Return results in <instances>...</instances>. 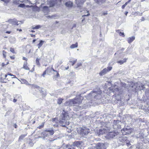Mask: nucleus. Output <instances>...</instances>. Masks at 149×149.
Returning a JSON list of instances; mask_svg holds the SVG:
<instances>
[{
    "instance_id": "26",
    "label": "nucleus",
    "mask_w": 149,
    "mask_h": 149,
    "mask_svg": "<svg viewBox=\"0 0 149 149\" xmlns=\"http://www.w3.org/2000/svg\"><path fill=\"white\" fill-rule=\"evenodd\" d=\"M117 31H118V33H119L120 36H122L123 37H124L125 35L124 34L123 32H122L121 31H120L119 30H117Z\"/></svg>"
},
{
    "instance_id": "41",
    "label": "nucleus",
    "mask_w": 149,
    "mask_h": 149,
    "mask_svg": "<svg viewBox=\"0 0 149 149\" xmlns=\"http://www.w3.org/2000/svg\"><path fill=\"white\" fill-rule=\"evenodd\" d=\"M46 17L48 18H52L54 17V16L53 15H52L51 16H50V15H48V16H47Z\"/></svg>"
},
{
    "instance_id": "36",
    "label": "nucleus",
    "mask_w": 149,
    "mask_h": 149,
    "mask_svg": "<svg viewBox=\"0 0 149 149\" xmlns=\"http://www.w3.org/2000/svg\"><path fill=\"white\" fill-rule=\"evenodd\" d=\"M127 129L126 128H124L123 129V130H121L122 132V133H124V132L125 131L126 133H127V132L126 131H127Z\"/></svg>"
},
{
    "instance_id": "3",
    "label": "nucleus",
    "mask_w": 149,
    "mask_h": 149,
    "mask_svg": "<svg viewBox=\"0 0 149 149\" xmlns=\"http://www.w3.org/2000/svg\"><path fill=\"white\" fill-rule=\"evenodd\" d=\"M69 116L65 114H63L61 116V118L60 119L59 123L63 127H65L66 125L69 124L68 121Z\"/></svg>"
},
{
    "instance_id": "1",
    "label": "nucleus",
    "mask_w": 149,
    "mask_h": 149,
    "mask_svg": "<svg viewBox=\"0 0 149 149\" xmlns=\"http://www.w3.org/2000/svg\"><path fill=\"white\" fill-rule=\"evenodd\" d=\"M83 97L81 96L76 97L75 98L66 102L65 105L69 106H79L82 102Z\"/></svg>"
},
{
    "instance_id": "27",
    "label": "nucleus",
    "mask_w": 149,
    "mask_h": 149,
    "mask_svg": "<svg viewBox=\"0 0 149 149\" xmlns=\"http://www.w3.org/2000/svg\"><path fill=\"white\" fill-rule=\"evenodd\" d=\"M49 68H47V69L43 72V73L42 74V76L44 77L45 75L46 74V72H48V70L49 69Z\"/></svg>"
},
{
    "instance_id": "57",
    "label": "nucleus",
    "mask_w": 149,
    "mask_h": 149,
    "mask_svg": "<svg viewBox=\"0 0 149 149\" xmlns=\"http://www.w3.org/2000/svg\"><path fill=\"white\" fill-rule=\"evenodd\" d=\"M31 36L32 37H35V35L33 34H31Z\"/></svg>"
},
{
    "instance_id": "23",
    "label": "nucleus",
    "mask_w": 149,
    "mask_h": 149,
    "mask_svg": "<svg viewBox=\"0 0 149 149\" xmlns=\"http://www.w3.org/2000/svg\"><path fill=\"white\" fill-rule=\"evenodd\" d=\"M44 42V41H43L42 40H41L40 41V43L38 45V49H39L41 47L42 45Z\"/></svg>"
},
{
    "instance_id": "13",
    "label": "nucleus",
    "mask_w": 149,
    "mask_h": 149,
    "mask_svg": "<svg viewBox=\"0 0 149 149\" xmlns=\"http://www.w3.org/2000/svg\"><path fill=\"white\" fill-rule=\"evenodd\" d=\"M120 122L118 120H114L113 122V127H114L115 128H116V126H117V127L118 128V125H117V124H119L120 123Z\"/></svg>"
},
{
    "instance_id": "14",
    "label": "nucleus",
    "mask_w": 149,
    "mask_h": 149,
    "mask_svg": "<svg viewBox=\"0 0 149 149\" xmlns=\"http://www.w3.org/2000/svg\"><path fill=\"white\" fill-rule=\"evenodd\" d=\"M27 62L26 61L24 62L23 65V67L22 68H23L25 70H29L30 69L27 66Z\"/></svg>"
},
{
    "instance_id": "22",
    "label": "nucleus",
    "mask_w": 149,
    "mask_h": 149,
    "mask_svg": "<svg viewBox=\"0 0 149 149\" xmlns=\"http://www.w3.org/2000/svg\"><path fill=\"white\" fill-rule=\"evenodd\" d=\"M78 47L77 43H76L74 44H73L70 46V48L71 49H73L77 47Z\"/></svg>"
},
{
    "instance_id": "24",
    "label": "nucleus",
    "mask_w": 149,
    "mask_h": 149,
    "mask_svg": "<svg viewBox=\"0 0 149 149\" xmlns=\"http://www.w3.org/2000/svg\"><path fill=\"white\" fill-rule=\"evenodd\" d=\"M40 59L38 58H37L36 60V63L37 65H38V66H40V63L39 62V61H40Z\"/></svg>"
},
{
    "instance_id": "50",
    "label": "nucleus",
    "mask_w": 149,
    "mask_h": 149,
    "mask_svg": "<svg viewBox=\"0 0 149 149\" xmlns=\"http://www.w3.org/2000/svg\"><path fill=\"white\" fill-rule=\"evenodd\" d=\"M23 59L24 60H25L26 61L27 60V58L26 57H23Z\"/></svg>"
},
{
    "instance_id": "32",
    "label": "nucleus",
    "mask_w": 149,
    "mask_h": 149,
    "mask_svg": "<svg viewBox=\"0 0 149 149\" xmlns=\"http://www.w3.org/2000/svg\"><path fill=\"white\" fill-rule=\"evenodd\" d=\"M119 140L121 142H123L125 141V139L124 138L122 137H119Z\"/></svg>"
},
{
    "instance_id": "42",
    "label": "nucleus",
    "mask_w": 149,
    "mask_h": 149,
    "mask_svg": "<svg viewBox=\"0 0 149 149\" xmlns=\"http://www.w3.org/2000/svg\"><path fill=\"white\" fill-rule=\"evenodd\" d=\"M44 126V124H43L42 125H40L39 126L38 128L39 129H41L42 128H43V127Z\"/></svg>"
},
{
    "instance_id": "8",
    "label": "nucleus",
    "mask_w": 149,
    "mask_h": 149,
    "mask_svg": "<svg viewBox=\"0 0 149 149\" xmlns=\"http://www.w3.org/2000/svg\"><path fill=\"white\" fill-rule=\"evenodd\" d=\"M109 131L108 128L107 127H105L104 128L101 129L97 132V134L98 135H102L104 133H105Z\"/></svg>"
},
{
    "instance_id": "6",
    "label": "nucleus",
    "mask_w": 149,
    "mask_h": 149,
    "mask_svg": "<svg viewBox=\"0 0 149 149\" xmlns=\"http://www.w3.org/2000/svg\"><path fill=\"white\" fill-rule=\"evenodd\" d=\"M81 145V143L79 141H77L74 142L71 145H68L66 146V148L68 149H73V147H79Z\"/></svg>"
},
{
    "instance_id": "2",
    "label": "nucleus",
    "mask_w": 149,
    "mask_h": 149,
    "mask_svg": "<svg viewBox=\"0 0 149 149\" xmlns=\"http://www.w3.org/2000/svg\"><path fill=\"white\" fill-rule=\"evenodd\" d=\"M102 92L100 89H97V91H92L88 95V98L91 99L93 97L97 99L100 98L101 97V94Z\"/></svg>"
},
{
    "instance_id": "53",
    "label": "nucleus",
    "mask_w": 149,
    "mask_h": 149,
    "mask_svg": "<svg viewBox=\"0 0 149 149\" xmlns=\"http://www.w3.org/2000/svg\"><path fill=\"white\" fill-rule=\"evenodd\" d=\"M10 57L11 59H14L15 58V57L14 56H10Z\"/></svg>"
},
{
    "instance_id": "44",
    "label": "nucleus",
    "mask_w": 149,
    "mask_h": 149,
    "mask_svg": "<svg viewBox=\"0 0 149 149\" xmlns=\"http://www.w3.org/2000/svg\"><path fill=\"white\" fill-rule=\"evenodd\" d=\"M8 75H10V76H13V78H17L16 77L15 75H13V74H11V73H10V74H9Z\"/></svg>"
},
{
    "instance_id": "29",
    "label": "nucleus",
    "mask_w": 149,
    "mask_h": 149,
    "mask_svg": "<svg viewBox=\"0 0 149 149\" xmlns=\"http://www.w3.org/2000/svg\"><path fill=\"white\" fill-rule=\"evenodd\" d=\"M31 85L32 86V88H39L40 87L37 85H34V84H32V85Z\"/></svg>"
},
{
    "instance_id": "40",
    "label": "nucleus",
    "mask_w": 149,
    "mask_h": 149,
    "mask_svg": "<svg viewBox=\"0 0 149 149\" xmlns=\"http://www.w3.org/2000/svg\"><path fill=\"white\" fill-rule=\"evenodd\" d=\"M134 84L133 83H132L131 84V85H130V86H131V87L132 88H134V89H135V87L134 86Z\"/></svg>"
},
{
    "instance_id": "55",
    "label": "nucleus",
    "mask_w": 149,
    "mask_h": 149,
    "mask_svg": "<svg viewBox=\"0 0 149 149\" xmlns=\"http://www.w3.org/2000/svg\"><path fill=\"white\" fill-rule=\"evenodd\" d=\"M139 13V12H136L134 13V14L135 15H137Z\"/></svg>"
},
{
    "instance_id": "64",
    "label": "nucleus",
    "mask_w": 149,
    "mask_h": 149,
    "mask_svg": "<svg viewBox=\"0 0 149 149\" xmlns=\"http://www.w3.org/2000/svg\"><path fill=\"white\" fill-rule=\"evenodd\" d=\"M17 30H19L20 31H22V30L21 29L19 30L17 29Z\"/></svg>"
},
{
    "instance_id": "60",
    "label": "nucleus",
    "mask_w": 149,
    "mask_h": 149,
    "mask_svg": "<svg viewBox=\"0 0 149 149\" xmlns=\"http://www.w3.org/2000/svg\"><path fill=\"white\" fill-rule=\"evenodd\" d=\"M36 40H35V39H34V40H33V43L34 42L36 41Z\"/></svg>"
},
{
    "instance_id": "43",
    "label": "nucleus",
    "mask_w": 149,
    "mask_h": 149,
    "mask_svg": "<svg viewBox=\"0 0 149 149\" xmlns=\"http://www.w3.org/2000/svg\"><path fill=\"white\" fill-rule=\"evenodd\" d=\"M122 86L125 88L126 87V84L125 83H122Z\"/></svg>"
},
{
    "instance_id": "21",
    "label": "nucleus",
    "mask_w": 149,
    "mask_h": 149,
    "mask_svg": "<svg viewBox=\"0 0 149 149\" xmlns=\"http://www.w3.org/2000/svg\"><path fill=\"white\" fill-rule=\"evenodd\" d=\"M21 80L22 83L25 84L27 85H31V84H29L28 82L25 79H22Z\"/></svg>"
},
{
    "instance_id": "51",
    "label": "nucleus",
    "mask_w": 149,
    "mask_h": 149,
    "mask_svg": "<svg viewBox=\"0 0 149 149\" xmlns=\"http://www.w3.org/2000/svg\"><path fill=\"white\" fill-rule=\"evenodd\" d=\"M51 69L54 72H56V70H54L53 68H52V66L51 68Z\"/></svg>"
},
{
    "instance_id": "16",
    "label": "nucleus",
    "mask_w": 149,
    "mask_h": 149,
    "mask_svg": "<svg viewBox=\"0 0 149 149\" xmlns=\"http://www.w3.org/2000/svg\"><path fill=\"white\" fill-rule=\"evenodd\" d=\"M26 135V134H22L19 137L18 140V141L19 142L22 141Z\"/></svg>"
},
{
    "instance_id": "28",
    "label": "nucleus",
    "mask_w": 149,
    "mask_h": 149,
    "mask_svg": "<svg viewBox=\"0 0 149 149\" xmlns=\"http://www.w3.org/2000/svg\"><path fill=\"white\" fill-rule=\"evenodd\" d=\"M124 50V49H122L121 50H120L118 51L115 54V55H116L117 54H120V53H122L121 52H122Z\"/></svg>"
},
{
    "instance_id": "61",
    "label": "nucleus",
    "mask_w": 149,
    "mask_h": 149,
    "mask_svg": "<svg viewBox=\"0 0 149 149\" xmlns=\"http://www.w3.org/2000/svg\"><path fill=\"white\" fill-rule=\"evenodd\" d=\"M85 20V18H84L82 20V22H83V21H84V20Z\"/></svg>"
},
{
    "instance_id": "52",
    "label": "nucleus",
    "mask_w": 149,
    "mask_h": 149,
    "mask_svg": "<svg viewBox=\"0 0 149 149\" xmlns=\"http://www.w3.org/2000/svg\"><path fill=\"white\" fill-rule=\"evenodd\" d=\"M126 6L125 5V4L123 5L122 6V8L123 9H124L125 7Z\"/></svg>"
},
{
    "instance_id": "17",
    "label": "nucleus",
    "mask_w": 149,
    "mask_h": 149,
    "mask_svg": "<svg viewBox=\"0 0 149 149\" xmlns=\"http://www.w3.org/2000/svg\"><path fill=\"white\" fill-rule=\"evenodd\" d=\"M65 5L68 7H71L72 6V3L70 1H68L65 3Z\"/></svg>"
},
{
    "instance_id": "35",
    "label": "nucleus",
    "mask_w": 149,
    "mask_h": 149,
    "mask_svg": "<svg viewBox=\"0 0 149 149\" xmlns=\"http://www.w3.org/2000/svg\"><path fill=\"white\" fill-rule=\"evenodd\" d=\"M81 65V64L80 63H78L77 65V66L75 67V68H77L78 67H79V66H80Z\"/></svg>"
},
{
    "instance_id": "33",
    "label": "nucleus",
    "mask_w": 149,
    "mask_h": 149,
    "mask_svg": "<svg viewBox=\"0 0 149 149\" xmlns=\"http://www.w3.org/2000/svg\"><path fill=\"white\" fill-rule=\"evenodd\" d=\"M107 12H102L101 13V15H104L105 16L106 15H107Z\"/></svg>"
},
{
    "instance_id": "18",
    "label": "nucleus",
    "mask_w": 149,
    "mask_h": 149,
    "mask_svg": "<svg viewBox=\"0 0 149 149\" xmlns=\"http://www.w3.org/2000/svg\"><path fill=\"white\" fill-rule=\"evenodd\" d=\"M45 131L48 132L51 135H53L54 133V131L52 129L46 130Z\"/></svg>"
},
{
    "instance_id": "15",
    "label": "nucleus",
    "mask_w": 149,
    "mask_h": 149,
    "mask_svg": "<svg viewBox=\"0 0 149 149\" xmlns=\"http://www.w3.org/2000/svg\"><path fill=\"white\" fill-rule=\"evenodd\" d=\"M135 39L134 36H132L131 37L129 38H127V41L130 44Z\"/></svg>"
},
{
    "instance_id": "56",
    "label": "nucleus",
    "mask_w": 149,
    "mask_h": 149,
    "mask_svg": "<svg viewBox=\"0 0 149 149\" xmlns=\"http://www.w3.org/2000/svg\"><path fill=\"white\" fill-rule=\"evenodd\" d=\"M49 68V69L48 70V72H51V68Z\"/></svg>"
},
{
    "instance_id": "7",
    "label": "nucleus",
    "mask_w": 149,
    "mask_h": 149,
    "mask_svg": "<svg viewBox=\"0 0 149 149\" xmlns=\"http://www.w3.org/2000/svg\"><path fill=\"white\" fill-rule=\"evenodd\" d=\"M118 134V132H110L107 134L106 137L109 139L113 138L117 136Z\"/></svg>"
},
{
    "instance_id": "5",
    "label": "nucleus",
    "mask_w": 149,
    "mask_h": 149,
    "mask_svg": "<svg viewBox=\"0 0 149 149\" xmlns=\"http://www.w3.org/2000/svg\"><path fill=\"white\" fill-rule=\"evenodd\" d=\"M107 146V144L98 143L96 144L95 149H106Z\"/></svg>"
},
{
    "instance_id": "45",
    "label": "nucleus",
    "mask_w": 149,
    "mask_h": 149,
    "mask_svg": "<svg viewBox=\"0 0 149 149\" xmlns=\"http://www.w3.org/2000/svg\"><path fill=\"white\" fill-rule=\"evenodd\" d=\"M24 6V4H20L19 5V6L21 7H23Z\"/></svg>"
},
{
    "instance_id": "46",
    "label": "nucleus",
    "mask_w": 149,
    "mask_h": 149,
    "mask_svg": "<svg viewBox=\"0 0 149 149\" xmlns=\"http://www.w3.org/2000/svg\"><path fill=\"white\" fill-rule=\"evenodd\" d=\"M42 92H43V93H42L43 94V95L44 96H45L46 95V93L45 91H42Z\"/></svg>"
},
{
    "instance_id": "31",
    "label": "nucleus",
    "mask_w": 149,
    "mask_h": 149,
    "mask_svg": "<svg viewBox=\"0 0 149 149\" xmlns=\"http://www.w3.org/2000/svg\"><path fill=\"white\" fill-rule=\"evenodd\" d=\"M52 122L54 123H57L58 122V120H57V118H55L52 119Z\"/></svg>"
},
{
    "instance_id": "62",
    "label": "nucleus",
    "mask_w": 149,
    "mask_h": 149,
    "mask_svg": "<svg viewBox=\"0 0 149 149\" xmlns=\"http://www.w3.org/2000/svg\"><path fill=\"white\" fill-rule=\"evenodd\" d=\"M144 20V18L143 17V18H142V19H141V21H143Z\"/></svg>"
},
{
    "instance_id": "19",
    "label": "nucleus",
    "mask_w": 149,
    "mask_h": 149,
    "mask_svg": "<svg viewBox=\"0 0 149 149\" xmlns=\"http://www.w3.org/2000/svg\"><path fill=\"white\" fill-rule=\"evenodd\" d=\"M42 26L40 25H36L35 26H32V29H38L41 28Z\"/></svg>"
},
{
    "instance_id": "34",
    "label": "nucleus",
    "mask_w": 149,
    "mask_h": 149,
    "mask_svg": "<svg viewBox=\"0 0 149 149\" xmlns=\"http://www.w3.org/2000/svg\"><path fill=\"white\" fill-rule=\"evenodd\" d=\"M6 52L4 50H3V56L5 58L6 57Z\"/></svg>"
},
{
    "instance_id": "12",
    "label": "nucleus",
    "mask_w": 149,
    "mask_h": 149,
    "mask_svg": "<svg viewBox=\"0 0 149 149\" xmlns=\"http://www.w3.org/2000/svg\"><path fill=\"white\" fill-rule=\"evenodd\" d=\"M62 1V0H52L51 2L52 3V6H54L55 5H58L60 4Z\"/></svg>"
},
{
    "instance_id": "11",
    "label": "nucleus",
    "mask_w": 149,
    "mask_h": 149,
    "mask_svg": "<svg viewBox=\"0 0 149 149\" xmlns=\"http://www.w3.org/2000/svg\"><path fill=\"white\" fill-rule=\"evenodd\" d=\"M106 0H94L95 2L99 5H102L106 1Z\"/></svg>"
},
{
    "instance_id": "30",
    "label": "nucleus",
    "mask_w": 149,
    "mask_h": 149,
    "mask_svg": "<svg viewBox=\"0 0 149 149\" xmlns=\"http://www.w3.org/2000/svg\"><path fill=\"white\" fill-rule=\"evenodd\" d=\"M86 11L87 12L86 13H85V14L82 16V17H83L85 16H88L90 14L88 13V11Z\"/></svg>"
},
{
    "instance_id": "25",
    "label": "nucleus",
    "mask_w": 149,
    "mask_h": 149,
    "mask_svg": "<svg viewBox=\"0 0 149 149\" xmlns=\"http://www.w3.org/2000/svg\"><path fill=\"white\" fill-rule=\"evenodd\" d=\"M63 99L61 98H59L57 100V103L59 104H61L62 102Z\"/></svg>"
},
{
    "instance_id": "49",
    "label": "nucleus",
    "mask_w": 149,
    "mask_h": 149,
    "mask_svg": "<svg viewBox=\"0 0 149 149\" xmlns=\"http://www.w3.org/2000/svg\"><path fill=\"white\" fill-rule=\"evenodd\" d=\"M13 126L15 127V128H16L17 127V125L16 124H14L13 125Z\"/></svg>"
},
{
    "instance_id": "47",
    "label": "nucleus",
    "mask_w": 149,
    "mask_h": 149,
    "mask_svg": "<svg viewBox=\"0 0 149 149\" xmlns=\"http://www.w3.org/2000/svg\"><path fill=\"white\" fill-rule=\"evenodd\" d=\"M34 67H35V65H34L33 68H32V70L30 71V72H33L34 71Z\"/></svg>"
},
{
    "instance_id": "39",
    "label": "nucleus",
    "mask_w": 149,
    "mask_h": 149,
    "mask_svg": "<svg viewBox=\"0 0 149 149\" xmlns=\"http://www.w3.org/2000/svg\"><path fill=\"white\" fill-rule=\"evenodd\" d=\"M140 144L139 143L137 144L136 146V148L139 149L140 148Z\"/></svg>"
},
{
    "instance_id": "38",
    "label": "nucleus",
    "mask_w": 149,
    "mask_h": 149,
    "mask_svg": "<svg viewBox=\"0 0 149 149\" xmlns=\"http://www.w3.org/2000/svg\"><path fill=\"white\" fill-rule=\"evenodd\" d=\"M10 51L13 53H15V50L13 48H10Z\"/></svg>"
},
{
    "instance_id": "58",
    "label": "nucleus",
    "mask_w": 149,
    "mask_h": 149,
    "mask_svg": "<svg viewBox=\"0 0 149 149\" xmlns=\"http://www.w3.org/2000/svg\"><path fill=\"white\" fill-rule=\"evenodd\" d=\"M17 101V100L15 99H14L13 100V102H15Z\"/></svg>"
},
{
    "instance_id": "4",
    "label": "nucleus",
    "mask_w": 149,
    "mask_h": 149,
    "mask_svg": "<svg viewBox=\"0 0 149 149\" xmlns=\"http://www.w3.org/2000/svg\"><path fill=\"white\" fill-rule=\"evenodd\" d=\"M89 132L88 128L85 127H83L81 128L79 132V134L82 136L86 135Z\"/></svg>"
},
{
    "instance_id": "48",
    "label": "nucleus",
    "mask_w": 149,
    "mask_h": 149,
    "mask_svg": "<svg viewBox=\"0 0 149 149\" xmlns=\"http://www.w3.org/2000/svg\"><path fill=\"white\" fill-rule=\"evenodd\" d=\"M56 76L57 77L59 76V74L58 72L56 71Z\"/></svg>"
},
{
    "instance_id": "63",
    "label": "nucleus",
    "mask_w": 149,
    "mask_h": 149,
    "mask_svg": "<svg viewBox=\"0 0 149 149\" xmlns=\"http://www.w3.org/2000/svg\"><path fill=\"white\" fill-rule=\"evenodd\" d=\"M7 74L5 75V78H6L7 77Z\"/></svg>"
},
{
    "instance_id": "54",
    "label": "nucleus",
    "mask_w": 149,
    "mask_h": 149,
    "mask_svg": "<svg viewBox=\"0 0 149 149\" xmlns=\"http://www.w3.org/2000/svg\"><path fill=\"white\" fill-rule=\"evenodd\" d=\"M11 32L10 31H6V33H7L10 34V33Z\"/></svg>"
},
{
    "instance_id": "10",
    "label": "nucleus",
    "mask_w": 149,
    "mask_h": 149,
    "mask_svg": "<svg viewBox=\"0 0 149 149\" xmlns=\"http://www.w3.org/2000/svg\"><path fill=\"white\" fill-rule=\"evenodd\" d=\"M7 22H9L10 24H12L14 25H18V24H17L18 22V21L15 19H9L7 21Z\"/></svg>"
},
{
    "instance_id": "20",
    "label": "nucleus",
    "mask_w": 149,
    "mask_h": 149,
    "mask_svg": "<svg viewBox=\"0 0 149 149\" xmlns=\"http://www.w3.org/2000/svg\"><path fill=\"white\" fill-rule=\"evenodd\" d=\"M127 59V58H124L123 60H120V61H118L117 62V63H120V64H123L124 63L126 62Z\"/></svg>"
},
{
    "instance_id": "9",
    "label": "nucleus",
    "mask_w": 149,
    "mask_h": 149,
    "mask_svg": "<svg viewBox=\"0 0 149 149\" xmlns=\"http://www.w3.org/2000/svg\"><path fill=\"white\" fill-rule=\"evenodd\" d=\"M112 69V67H109L107 68H105L100 72L99 74L101 76L105 74L107 72L110 71Z\"/></svg>"
},
{
    "instance_id": "37",
    "label": "nucleus",
    "mask_w": 149,
    "mask_h": 149,
    "mask_svg": "<svg viewBox=\"0 0 149 149\" xmlns=\"http://www.w3.org/2000/svg\"><path fill=\"white\" fill-rule=\"evenodd\" d=\"M77 61V59H76L75 60H74V61H70V62H72V66H73L74 65V64Z\"/></svg>"
},
{
    "instance_id": "59",
    "label": "nucleus",
    "mask_w": 149,
    "mask_h": 149,
    "mask_svg": "<svg viewBox=\"0 0 149 149\" xmlns=\"http://www.w3.org/2000/svg\"><path fill=\"white\" fill-rule=\"evenodd\" d=\"M128 3H128L127 2H126V3H125L124 4H125V6H126L127 4H128Z\"/></svg>"
}]
</instances>
